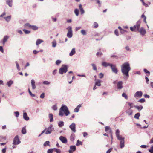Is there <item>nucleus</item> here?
<instances>
[{
	"mask_svg": "<svg viewBox=\"0 0 153 153\" xmlns=\"http://www.w3.org/2000/svg\"><path fill=\"white\" fill-rule=\"evenodd\" d=\"M149 151L151 153H153V146H152L150 149H149Z\"/></svg>",
	"mask_w": 153,
	"mask_h": 153,
	"instance_id": "nucleus-48",
	"label": "nucleus"
},
{
	"mask_svg": "<svg viewBox=\"0 0 153 153\" xmlns=\"http://www.w3.org/2000/svg\"><path fill=\"white\" fill-rule=\"evenodd\" d=\"M23 118L26 121H27L29 120V118L27 115L26 112H24L23 114Z\"/></svg>",
	"mask_w": 153,
	"mask_h": 153,
	"instance_id": "nucleus-18",
	"label": "nucleus"
},
{
	"mask_svg": "<svg viewBox=\"0 0 153 153\" xmlns=\"http://www.w3.org/2000/svg\"><path fill=\"white\" fill-rule=\"evenodd\" d=\"M99 78H100L101 79L103 77V76H104V75L102 73H100L99 74Z\"/></svg>",
	"mask_w": 153,
	"mask_h": 153,
	"instance_id": "nucleus-59",
	"label": "nucleus"
},
{
	"mask_svg": "<svg viewBox=\"0 0 153 153\" xmlns=\"http://www.w3.org/2000/svg\"><path fill=\"white\" fill-rule=\"evenodd\" d=\"M111 69L112 71L117 74L118 72V70L116 68V66L115 65L111 64L110 66Z\"/></svg>",
	"mask_w": 153,
	"mask_h": 153,
	"instance_id": "nucleus-7",
	"label": "nucleus"
},
{
	"mask_svg": "<svg viewBox=\"0 0 153 153\" xmlns=\"http://www.w3.org/2000/svg\"><path fill=\"white\" fill-rule=\"evenodd\" d=\"M13 81L10 80L7 82L6 84L8 87H10L11 86V85L13 84Z\"/></svg>",
	"mask_w": 153,
	"mask_h": 153,
	"instance_id": "nucleus-20",
	"label": "nucleus"
},
{
	"mask_svg": "<svg viewBox=\"0 0 153 153\" xmlns=\"http://www.w3.org/2000/svg\"><path fill=\"white\" fill-rule=\"evenodd\" d=\"M80 145H82V143L81 141H80L79 140H78L77 141V143L76 144V146H78Z\"/></svg>",
	"mask_w": 153,
	"mask_h": 153,
	"instance_id": "nucleus-44",
	"label": "nucleus"
},
{
	"mask_svg": "<svg viewBox=\"0 0 153 153\" xmlns=\"http://www.w3.org/2000/svg\"><path fill=\"white\" fill-rule=\"evenodd\" d=\"M35 81L33 79H32L31 81V85L32 88L33 89H34L36 88V86L35 85Z\"/></svg>",
	"mask_w": 153,
	"mask_h": 153,
	"instance_id": "nucleus-17",
	"label": "nucleus"
},
{
	"mask_svg": "<svg viewBox=\"0 0 153 153\" xmlns=\"http://www.w3.org/2000/svg\"><path fill=\"white\" fill-rule=\"evenodd\" d=\"M69 128L74 132H76V125L74 123H73L71 125H70L69 126Z\"/></svg>",
	"mask_w": 153,
	"mask_h": 153,
	"instance_id": "nucleus-8",
	"label": "nucleus"
},
{
	"mask_svg": "<svg viewBox=\"0 0 153 153\" xmlns=\"http://www.w3.org/2000/svg\"><path fill=\"white\" fill-rule=\"evenodd\" d=\"M50 82L47 81H45L43 82V84L46 85H49L50 84Z\"/></svg>",
	"mask_w": 153,
	"mask_h": 153,
	"instance_id": "nucleus-42",
	"label": "nucleus"
},
{
	"mask_svg": "<svg viewBox=\"0 0 153 153\" xmlns=\"http://www.w3.org/2000/svg\"><path fill=\"white\" fill-rule=\"evenodd\" d=\"M30 28L34 30H36L38 29V27L36 25H31Z\"/></svg>",
	"mask_w": 153,
	"mask_h": 153,
	"instance_id": "nucleus-32",
	"label": "nucleus"
},
{
	"mask_svg": "<svg viewBox=\"0 0 153 153\" xmlns=\"http://www.w3.org/2000/svg\"><path fill=\"white\" fill-rule=\"evenodd\" d=\"M40 97L41 98H44L45 97V93H42L40 96Z\"/></svg>",
	"mask_w": 153,
	"mask_h": 153,
	"instance_id": "nucleus-61",
	"label": "nucleus"
},
{
	"mask_svg": "<svg viewBox=\"0 0 153 153\" xmlns=\"http://www.w3.org/2000/svg\"><path fill=\"white\" fill-rule=\"evenodd\" d=\"M58 126L60 127H62L64 125V123L63 121H60L58 123Z\"/></svg>",
	"mask_w": 153,
	"mask_h": 153,
	"instance_id": "nucleus-31",
	"label": "nucleus"
},
{
	"mask_svg": "<svg viewBox=\"0 0 153 153\" xmlns=\"http://www.w3.org/2000/svg\"><path fill=\"white\" fill-rule=\"evenodd\" d=\"M74 13L76 16H78L79 14V10L77 9H76L74 10Z\"/></svg>",
	"mask_w": 153,
	"mask_h": 153,
	"instance_id": "nucleus-38",
	"label": "nucleus"
},
{
	"mask_svg": "<svg viewBox=\"0 0 153 153\" xmlns=\"http://www.w3.org/2000/svg\"><path fill=\"white\" fill-rule=\"evenodd\" d=\"M120 148L121 149L123 148L124 147V140H121L120 141Z\"/></svg>",
	"mask_w": 153,
	"mask_h": 153,
	"instance_id": "nucleus-24",
	"label": "nucleus"
},
{
	"mask_svg": "<svg viewBox=\"0 0 153 153\" xmlns=\"http://www.w3.org/2000/svg\"><path fill=\"white\" fill-rule=\"evenodd\" d=\"M21 132L23 134H25L26 133V131L25 127H23L22 128Z\"/></svg>",
	"mask_w": 153,
	"mask_h": 153,
	"instance_id": "nucleus-35",
	"label": "nucleus"
},
{
	"mask_svg": "<svg viewBox=\"0 0 153 153\" xmlns=\"http://www.w3.org/2000/svg\"><path fill=\"white\" fill-rule=\"evenodd\" d=\"M53 152V149H49L47 151V153H52Z\"/></svg>",
	"mask_w": 153,
	"mask_h": 153,
	"instance_id": "nucleus-58",
	"label": "nucleus"
},
{
	"mask_svg": "<svg viewBox=\"0 0 153 153\" xmlns=\"http://www.w3.org/2000/svg\"><path fill=\"white\" fill-rule=\"evenodd\" d=\"M115 134L116 137L120 135V131L118 129L116 130Z\"/></svg>",
	"mask_w": 153,
	"mask_h": 153,
	"instance_id": "nucleus-46",
	"label": "nucleus"
},
{
	"mask_svg": "<svg viewBox=\"0 0 153 153\" xmlns=\"http://www.w3.org/2000/svg\"><path fill=\"white\" fill-rule=\"evenodd\" d=\"M67 29L68 32L67 33V36L69 38H71L72 36V27L71 26H69Z\"/></svg>",
	"mask_w": 153,
	"mask_h": 153,
	"instance_id": "nucleus-5",
	"label": "nucleus"
},
{
	"mask_svg": "<svg viewBox=\"0 0 153 153\" xmlns=\"http://www.w3.org/2000/svg\"><path fill=\"white\" fill-rule=\"evenodd\" d=\"M4 18L5 19V20L7 22H9L10 21V20H11V16H8L6 17H4Z\"/></svg>",
	"mask_w": 153,
	"mask_h": 153,
	"instance_id": "nucleus-30",
	"label": "nucleus"
},
{
	"mask_svg": "<svg viewBox=\"0 0 153 153\" xmlns=\"http://www.w3.org/2000/svg\"><path fill=\"white\" fill-rule=\"evenodd\" d=\"M59 139L60 140L64 143H66L67 142V139L64 137L61 136Z\"/></svg>",
	"mask_w": 153,
	"mask_h": 153,
	"instance_id": "nucleus-11",
	"label": "nucleus"
},
{
	"mask_svg": "<svg viewBox=\"0 0 153 153\" xmlns=\"http://www.w3.org/2000/svg\"><path fill=\"white\" fill-rule=\"evenodd\" d=\"M130 70V64L128 62L124 63L121 66V70L123 74L126 76L127 79L129 76L128 73Z\"/></svg>",
	"mask_w": 153,
	"mask_h": 153,
	"instance_id": "nucleus-1",
	"label": "nucleus"
},
{
	"mask_svg": "<svg viewBox=\"0 0 153 153\" xmlns=\"http://www.w3.org/2000/svg\"><path fill=\"white\" fill-rule=\"evenodd\" d=\"M52 47H56V43L55 41H53L52 42Z\"/></svg>",
	"mask_w": 153,
	"mask_h": 153,
	"instance_id": "nucleus-47",
	"label": "nucleus"
},
{
	"mask_svg": "<svg viewBox=\"0 0 153 153\" xmlns=\"http://www.w3.org/2000/svg\"><path fill=\"white\" fill-rule=\"evenodd\" d=\"M13 0H6V3L10 7H12L13 6Z\"/></svg>",
	"mask_w": 153,
	"mask_h": 153,
	"instance_id": "nucleus-14",
	"label": "nucleus"
},
{
	"mask_svg": "<svg viewBox=\"0 0 153 153\" xmlns=\"http://www.w3.org/2000/svg\"><path fill=\"white\" fill-rule=\"evenodd\" d=\"M23 30L26 34H28L30 32V31H29L26 29H23Z\"/></svg>",
	"mask_w": 153,
	"mask_h": 153,
	"instance_id": "nucleus-41",
	"label": "nucleus"
},
{
	"mask_svg": "<svg viewBox=\"0 0 153 153\" xmlns=\"http://www.w3.org/2000/svg\"><path fill=\"white\" fill-rule=\"evenodd\" d=\"M31 25H30L29 23H26L24 25V27H28L29 28L31 27Z\"/></svg>",
	"mask_w": 153,
	"mask_h": 153,
	"instance_id": "nucleus-45",
	"label": "nucleus"
},
{
	"mask_svg": "<svg viewBox=\"0 0 153 153\" xmlns=\"http://www.w3.org/2000/svg\"><path fill=\"white\" fill-rule=\"evenodd\" d=\"M20 143L21 141L19 138L18 136L16 135L13 139V144L14 145H18Z\"/></svg>",
	"mask_w": 153,
	"mask_h": 153,
	"instance_id": "nucleus-6",
	"label": "nucleus"
},
{
	"mask_svg": "<svg viewBox=\"0 0 153 153\" xmlns=\"http://www.w3.org/2000/svg\"><path fill=\"white\" fill-rule=\"evenodd\" d=\"M122 96L123 97H124L126 99H128V96L126 94L124 93H123L122 94Z\"/></svg>",
	"mask_w": 153,
	"mask_h": 153,
	"instance_id": "nucleus-43",
	"label": "nucleus"
},
{
	"mask_svg": "<svg viewBox=\"0 0 153 153\" xmlns=\"http://www.w3.org/2000/svg\"><path fill=\"white\" fill-rule=\"evenodd\" d=\"M75 136L74 135L72 134L70 137V139L71 141H73L75 139Z\"/></svg>",
	"mask_w": 153,
	"mask_h": 153,
	"instance_id": "nucleus-36",
	"label": "nucleus"
},
{
	"mask_svg": "<svg viewBox=\"0 0 153 153\" xmlns=\"http://www.w3.org/2000/svg\"><path fill=\"white\" fill-rule=\"evenodd\" d=\"M94 27L95 28H97L98 27V23L96 22H94Z\"/></svg>",
	"mask_w": 153,
	"mask_h": 153,
	"instance_id": "nucleus-56",
	"label": "nucleus"
},
{
	"mask_svg": "<svg viewBox=\"0 0 153 153\" xmlns=\"http://www.w3.org/2000/svg\"><path fill=\"white\" fill-rule=\"evenodd\" d=\"M143 95V93L141 91H138L136 92L134 95V97H141Z\"/></svg>",
	"mask_w": 153,
	"mask_h": 153,
	"instance_id": "nucleus-9",
	"label": "nucleus"
},
{
	"mask_svg": "<svg viewBox=\"0 0 153 153\" xmlns=\"http://www.w3.org/2000/svg\"><path fill=\"white\" fill-rule=\"evenodd\" d=\"M114 33L115 35L117 36H119L118 31L117 29L115 30Z\"/></svg>",
	"mask_w": 153,
	"mask_h": 153,
	"instance_id": "nucleus-57",
	"label": "nucleus"
},
{
	"mask_svg": "<svg viewBox=\"0 0 153 153\" xmlns=\"http://www.w3.org/2000/svg\"><path fill=\"white\" fill-rule=\"evenodd\" d=\"M140 21H138L137 22L136 24L135 25L137 27V30L138 31L139 30V28L140 26Z\"/></svg>",
	"mask_w": 153,
	"mask_h": 153,
	"instance_id": "nucleus-25",
	"label": "nucleus"
},
{
	"mask_svg": "<svg viewBox=\"0 0 153 153\" xmlns=\"http://www.w3.org/2000/svg\"><path fill=\"white\" fill-rule=\"evenodd\" d=\"M49 117L50 118V122H52L53 121V115L51 113H50L49 115Z\"/></svg>",
	"mask_w": 153,
	"mask_h": 153,
	"instance_id": "nucleus-29",
	"label": "nucleus"
},
{
	"mask_svg": "<svg viewBox=\"0 0 153 153\" xmlns=\"http://www.w3.org/2000/svg\"><path fill=\"white\" fill-rule=\"evenodd\" d=\"M134 107L137 109L139 111H141L143 108V107L142 105H140V106L134 105Z\"/></svg>",
	"mask_w": 153,
	"mask_h": 153,
	"instance_id": "nucleus-28",
	"label": "nucleus"
},
{
	"mask_svg": "<svg viewBox=\"0 0 153 153\" xmlns=\"http://www.w3.org/2000/svg\"><path fill=\"white\" fill-rule=\"evenodd\" d=\"M28 92L30 94V95L32 96V97H35V94H33L31 91H30V89L29 88H28Z\"/></svg>",
	"mask_w": 153,
	"mask_h": 153,
	"instance_id": "nucleus-52",
	"label": "nucleus"
},
{
	"mask_svg": "<svg viewBox=\"0 0 153 153\" xmlns=\"http://www.w3.org/2000/svg\"><path fill=\"white\" fill-rule=\"evenodd\" d=\"M145 101V100L144 98L141 99L138 101V102L140 103H143Z\"/></svg>",
	"mask_w": 153,
	"mask_h": 153,
	"instance_id": "nucleus-49",
	"label": "nucleus"
},
{
	"mask_svg": "<svg viewBox=\"0 0 153 153\" xmlns=\"http://www.w3.org/2000/svg\"><path fill=\"white\" fill-rule=\"evenodd\" d=\"M96 55L97 56H100L102 55V53L101 52H99L97 53Z\"/></svg>",
	"mask_w": 153,
	"mask_h": 153,
	"instance_id": "nucleus-63",
	"label": "nucleus"
},
{
	"mask_svg": "<svg viewBox=\"0 0 153 153\" xmlns=\"http://www.w3.org/2000/svg\"><path fill=\"white\" fill-rule=\"evenodd\" d=\"M70 149L69 151L71 152H74L76 150V147L75 146H71L70 147Z\"/></svg>",
	"mask_w": 153,
	"mask_h": 153,
	"instance_id": "nucleus-21",
	"label": "nucleus"
},
{
	"mask_svg": "<svg viewBox=\"0 0 153 153\" xmlns=\"http://www.w3.org/2000/svg\"><path fill=\"white\" fill-rule=\"evenodd\" d=\"M52 108L54 110H57V107L56 105H54L52 107Z\"/></svg>",
	"mask_w": 153,
	"mask_h": 153,
	"instance_id": "nucleus-55",
	"label": "nucleus"
},
{
	"mask_svg": "<svg viewBox=\"0 0 153 153\" xmlns=\"http://www.w3.org/2000/svg\"><path fill=\"white\" fill-rule=\"evenodd\" d=\"M123 82L121 81H119L117 84V88L119 89H121L123 88L122 86Z\"/></svg>",
	"mask_w": 153,
	"mask_h": 153,
	"instance_id": "nucleus-12",
	"label": "nucleus"
},
{
	"mask_svg": "<svg viewBox=\"0 0 153 153\" xmlns=\"http://www.w3.org/2000/svg\"><path fill=\"white\" fill-rule=\"evenodd\" d=\"M111 64H112L107 63L105 62H102V65L105 67H106L108 66H110V67Z\"/></svg>",
	"mask_w": 153,
	"mask_h": 153,
	"instance_id": "nucleus-19",
	"label": "nucleus"
},
{
	"mask_svg": "<svg viewBox=\"0 0 153 153\" xmlns=\"http://www.w3.org/2000/svg\"><path fill=\"white\" fill-rule=\"evenodd\" d=\"M45 129L46 131L45 132V134H50L54 129V128L52 125H51L48 128Z\"/></svg>",
	"mask_w": 153,
	"mask_h": 153,
	"instance_id": "nucleus-4",
	"label": "nucleus"
},
{
	"mask_svg": "<svg viewBox=\"0 0 153 153\" xmlns=\"http://www.w3.org/2000/svg\"><path fill=\"white\" fill-rule=\"evenodd\" d=\"M126 113L128 115H131L133 113V110L129 108L126 111Z\"/></svg>",
	"mask_w": 153,
	"mask_h": 153,
	"instance_id": "nucleus-16",
	"label": "nucleus"
},
{
	"mask_svg": "<svg viewBox=\"0 0 153 153\" xmlns=\"http://www.w3.org/2000/svg\"><path fill=\"white\" fill-rule=\"evenodd\" d=\"M81 34L83 36H85L87 35V32L86 31L84 30H82L81 31Z\"/></svg>",
	"mask_w": 153,
	"mask_h": 153,
	"instance_id": "nucleus-34",
	"label": "nucleus"
},
{
	"mask_svg": "<svg viewBox=\"0 0 153 153\" xmlns=\"http://www.w3.org/2000/svg\"><path fill=\"white\" fill-rule=\"evenodd\" d=\"M55 150L57 153H61V152L60 150L59 149L56 148L55 149Z\"/></svg>",
	"mask_w": 153,
	"mask_h": 153,
	"instance_id": "nucleus-54",
	"label": "nucleus"
},
{
	"mask_svg": "<svg viewBox=\"0 0 153 153\" xmlns=\"http://www.w3.org/2000/svg\"><path fill=\"white\" fill-rule=\"evenodd\" d=\"M117 139L120 141L121 140H124V138L122 137L121 135H120L119 136H117Z\"/></svg>",
	"mask_w": 153,
	"mask_h": 153,
	"instance_id": "nucleus-37",
	"label": "nucleus"
},
{
	"mask_svg": "<svg viewBox=\"0 0 153 153\" xmlns=\"http://www.w3.org/2000/svg\"><path fill=\"white\" fill-rule=\"evenodd\" d=\"M105 131L106 132H107L108 131H109V132L110 133H112V131L110 127L109 126H106L105 127Z\"/></svg>",
	"mask_w": 153,
	"mask_h": 153,
	"instance_id": "nucleus-22",
	"label": "nucleus"
},
{
	"mask_svg": "<svg viewBox=\"0 0 153 153\" xmlns=\"http://www.w3.org/2000/svg\"><path fill=\"white\" fill-rule=\"evenodd\" d=\"M75 53L76 51L75 50V49L74 48H73L69 53L70 56H72Z\"/></svg>",
	"mask_w": 153,
	"mask_h": 153,
	"instance_id": "nucleus-26",
	"label": "nucleus"
},
{
	"mask_svg": "<svg viewBox=\"0 0 153 153\" xmlns=\"http://www.w3.org/2000/svg\"><path fill=\"white\" fill-rule=\"evenodd\" d=\"M95 85L97 86H100L101 85V80L99 79H95Z\"/></svg>",
	"mask_w": 153,
	"mask_h": 153,
	"instance_id": "nucleus-15",
	"label": "nucleus"
},
{
	"mask_svg": "<svg viewBox=\"0 0 153 153\" xmlns=\"http://www.w3.org/2000/svg\"><path fill=\"white\" fill-rule=\"evenodd\" d=\"M49 141H46L45 142L44 144V146H45L47 145H49Z\"/></svg>",
	"mask_w": 153,
	"mask_h": 153,
	"instance_id": "nucleus-51",
	"label": "nucleus"
},
{
	"mask_svg": "<svg viewBox=\"0 0 153 153\" xmlns=\"http://www.w3.org/2000/svg\"><path fill=\"white\" fill-rule=\"evenodd\" d=\"M43 42V41L42 40L40 39H38L36 42V45H38Z\"/></svg>",
	"mask_w": 153,
	"mask_h": 153,
	"instance_id": "nucleus-27",
	"label": "nucleus"
},
{
	"mask_svg": "<svg viewBox=\"0 0 153 153\" xmlns=\"http://www.w3.org/2000/svg\"><path fill=\"white\" fill-rule=\"evenodd\" d=\"M9 38V36L7 35L4 36L2 40V42L3 45H4L6 42L7 41Z\"/></svg>",
	"mask_w": 153,
	"mask_h": 153,
	"instance_id": "nucleus-13",
	"label": "nucleus"
},
{
	"mask_svg": "<svg viewBox=\"0 0 153 153\" xmlns=\"http://www.w3.org/2000/svg\"><path fill=\"white\" fill-rule=\"evenodd\" d=\"M81 107V104H79L78 105L77 107L74 109V111L76 112H78L79 111L80 108Z\"/></svg>",
	"mask_w": 153,
	"mask_h": 153,
	"instance_id": "nucleus-23",
	"label": "nucleus"
},
{
	"mask_svg": "<svg viewBox=\"0 0 153 153\" xmlns=\"http://www.w3.org/2000/svg\"><path fill=\"white\" fill-rule=\"evenodd\" d=\"M80 10L81 14H82L84 13L85 11L83 8L80 9Z\"/></svg>",
	"mask_w": 153,
	"mask_h": 153,
	"instance_id": "nucleus-62",
	"label": "nucleus"
},
{
	"mask_svg": "<svg viewBox=\"0 0 153 153\" xmlns=\"http://www.w3.org/2000/svg\"><path fill=\"white\" fill-rule=\"evenodd\" d=\"M91 65L93 67V69L95 71L97 70V68L95 64L94 63H92L91 64Z\"/></svg>",
	"mask_w": 153,
	"mask_h": 153,
	"instance_id": "nucleus-39",
	"label": "nucleus"
},
{
	"mask_svg": "<svg viewBox=\"0 0 153 153\" xmlns=\"http://www.w3.org/2000/svg\"><path fill=\"white\" fill-rule=\"evenodd\" d=\"M96 1V2L97 4H98L99 6L100 7L101 5V2H100V1L99 0H95Z\"/></svg>",
	"mask_w": 153,
	"mask_h": 153,
	"instance_id": "nucleus-60",
	"label": "nucleus"
},
{
	"mask_svg": "<svg viewBox=\"0 0 153 153\" xmlns=\"http://www.w3.org/2000/svg\"><path fill=\"white\" fill-rule=\"evenodd\" d=\"M141 35H144L146 33V30L143 27H142L138 30Z\"/></svg>",
	"mask_w": 153,
	"mask_h": 153,
	"instance_id": "nucleus-10",
	"label": "nucleus"
},
{
	"mask_svg": "<svg viewBox=\"0 0 153 153\" xmlns=\"http://www.w3.org/2000/svg\"><path fill=\"white\" fill-rule=\"evenodd\" d=\"M14 113L15 114V116L16 117H18L19 115V113L18 111L14 112Z\"/></svg>",
	"mask_w": 153,
	"mask_h": 153,
	"instance_id": "nucleus-50",
	"label": "nucleus"
},
{
	"mask_svg": "<svg viewBox=\"0 0 153 153\" xmlns=\"http://www.w3.org/2000/svg\"><path fill=\"white\" fill-rule=\"evenodd\" d=\"M61 63V61L60 60H58L56 62V65H58Z\"/></svg>",
	"mask_w": 153,
	"mask_h": 153,
	"instance_id": "nucleus-53",
	"label": "nucleus"
},
{
	"mask_svg": "<svg viewBox=\"0 0 153 153\" xmlns=\"http://www.w3.org/2000/svg\"><path fill=\"white\" fill-rule=\"evenodd\" d=\"M67 71L68 68L67 66L63 65L59 69V73L61 74H63L64 73H66Z\"/></svg>",
	"mask_w": 153,
	"mask_h": 153,
	"instance_id": "nucleus-3",
	"label": "nucleus"
},
{
	"mask_svg": "<svg viewBox=\"0 0 153 153\" xmlns=\"http://www.w3.org/2000/svg\"><path fill=\"white\" fill-rule=\"evenodd\" d=\"M112 150V148H110L107 151L106 153H110V152Z\"/></svg>",
	"mask_w": 153,
	"mask_h": 153,
	"instance_id": "nucleus-64",
	"label": "nucleus"
},
{
	"mask_svg": "<svg viewBox=\"0 0 153 153\" xmlns=\"http://www.w3.org/2000/svg\"><path fill=\"white\" fill-rule=\"evenodd\" d=\"M64 114L66 116H68L70 114V112L67 107L66 105L63 104L59 109V116H63Z\"/></svg>",
	"mask_w": 153,
	"mask_h": 153,
	"instance_id": "nucleus-2",
	"label": "nucleus"
},
{
	"mask_svg": "<svg viewBox=\"0 0 153 153\" xmlns=\"http://www.w3.org/2000/svg\"><path fill=\"white\" fill-rule=\"evenodd\" d=\"M140 116V114L139 113H137V114H135L134 116V118L138 119H139V117Z\"/></svg>",
	"mask_w": 153,
	"mask_h": 153,
	"instance_id": "nucleus-33",
	"label": "nucleus"
},
{
	"mask_svg": "<svg viewBox=\"0 0 153 153\" xmlns=\"http://www.w3.org/2000/svg\"><path fill=\"white\" fill-rule=\"evenodd\" d=\"M15 63L16 64V66L17 69L19 70L20 71V68L19 67V64L18 62L17 61L15 62Z\"/></svg>",
	"mask_w": 153,
	"mask_h": 153,
	"instance_id": "nucleus-40",
	"label": "nucleus"
}]
</instances>
